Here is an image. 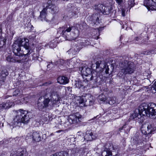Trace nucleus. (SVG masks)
Here are the masks:
<instances>
[{
  "label": "nucleus",
  "mask_w": 156,
  "mask_h": 156,
  "mask_svg": "<svg viewBox=\"0 0 156 156\" xmlns=\"http://www.w3.org/2000/svg\"><path fill=\"white\" fill-rule=\"evenodd\" d=\"M49 117L48 116V115L46 114L44 115L43 117V119H44V120H45L46 121H48L49 119Z\"/></svg>",
  "instance_id": "de8ad7c7"
},
{
  "label": "nucleus",
  "mask_w": 156,
  "mask_h": 156,
  "mask_svg": "<svg viewBox=\"0 0 156 156\" xmlns=\"http://www.w3.org/2000/svg\"><path fill=\"white\" fill-rule=\"evenodd\" d=\"M123 59L122 57H121L119 58L120 70L118 74V76L122 78H124L126 74L133 73L135 70L133 62Z\"/></svg>",
  "instance_id": "7ed1b4c3"
},
{
  "label": "nucleus",
  "mask_w": 156,
  "mask_h": 156,
  "mask_svg": "<svg viewBox=\"0 0 156 156\" xmlns=\"http://www.w3.org/2000/svg\"><path fill=\"white\" fill-rule=\"evenodd\" d=\"M81 116L79 112L70 115L68 119V121L70 123H78L80 122Z\"/></svg>",
  "instance_id": "9b49d317"
},
{
  "label": "nucleus",
  "mask_w": 156,
  "mask_h": 156,
  "mask_svg": "<svg viewBox=\"0 0 156 156\" xmlns=\"http://www.w3.org/2000/svg\"><path fill=\"white\" fill-rule=\"evenodd\" d=\"M84 140L88 141H91L94 139L96 137L93 135V133L90 131L87 132L86 135L84 137Z\"/></svg>",
  "instance_id": "aec40b11"
},
{
  "label": "nucleus",
  "mask_w": 156,
  "mask_h": 156,
  "mask_svg": "<svg viewBox=\"0 0 156 156\" xmlns=\"http://www.w3.org/2000/svg\"><path fill=\"white\" fill-rule=\"evenodd\" d=\"M156 129L155 128L152 127L150 122L147 121L142 125L141 130L142 133L144 134L149 135L152 133Z\"/></svg>",
  "instance_id": "6e6552de"
},
{
  "label": "nucleus",
  "mask_w": 156,
  "mask_h": 156,
  "mask_svg": "<svg viewBox=\"0 0 156 156\" xmlns=\"http://www.w3.org/2000/svg\"><path fill=\"white\" fill-rule=\"evenodd\" d=\"M155 51H156V48H155Z\"/></svg>",
  "instance_id": "774afa93"
},
{
  "label": "nucleus",
  "mask_w": 156,
  "mask_h": 156,
  "mask_svg": "<svg viewBox=\"0 0 156 156\" xmlns=\"http://www.w3.org/2000/svg\"><path fill=\"white\" fill-rule=\"evenodd\" d=\"M147 41L145 40H143L142 41L141 43H140L141 45H143L144 44H147Z\"/></svg>",
  "instance_id": "603ef678"
},
{
  "label": "nucleus",
  "mask_w": 156,
  "mask_h": 156,
  "mask_svg": "<svg viewBox=\"0 0 156 156\" xmlns=\"http://www.w3.org/2000/svg\"><path fill=\"white\" fill-rule=\"evenodd\" d=\"M103 28H98V32H99H99H100V29H102Z\"/></svg>",
  "instance_id": "13d9d810"
},
{
  "label": "nucleus",
  "mask_w": 156,
  "mask_h": 156,
  "mask_svg": "<svg viewBox=\"0 0 156 156\" xmlns=\"http://www.w3.org/2000/svg\"><path fill=\"white\" fill-rule=\"evenodd\" d=\"M134 0H129L128 1V4L129 7L131 8L133 7L135 4L134 2Z\"/></svg>",
  "instance_id": "ea45409f"
},
{
  "label": "nucleus",
  "mask_w": 156,
  "mask_h": 156,
  "mask_svg": "<svg viewBox=\"0 0 156 156\" xmlns=\"http://www.w3.org/2000/svg\"><path fill=\"white\" fill-rule=\"evenodd\" d=\"M98 98L99 100H98V101L100 103H104L105 104H109L111 105H112L115 103V101L112 100L113 98Z\"/></svg>",
  "instance_id": "a211bd4d"
},
{
  "label": "nucleus",
  "mask_w": 156,
  "mask_h": 156,
  "mask_svg": "<svg viewBox=\"0 0 156 156\" xmlns=\"http://www.w3.org/2000/svg\"><path fill=\"white\" fill-rule=\"evenodd\" d=\"M154 1V3H153L152 5H151L150 6H149V7H151V9L152 10H156V3Z\"/></svg>",
  "instance_id": "a18cd8bd"
},
{
  "label": "nucleus",
  "mask_w": 156,
  "mask_h": 156,
  "mask_svg": "<svg viewBox=\"0 0 156 156\" xmlns=\"http://www.w3.org/2000/svg\"><path fill=\"white\" fill-rule=\"evenodd\" d=\"M89 102L90 103V105L93 102L91 101H90Z\"/></svg>",
  "instance_id": "680f3d73"
},
{
  "label": "nucleus",
  "mask_w": 156,
  "mask_h": 156,
  "mask_svg": "<svg viewBox=\"0 0 156 156\" xmlns=\"http://www.w3.org/2000/svg\"><path fill=\"white\" fill-rule=\"evenodd\" d=\"M119 5H120L123 2V0H115Z\"/></svg>",
  "instance_id": "3c124183"
},
{
  "label": "nucleus",
  "mask_w": 156,
  "mask_h": 156,
  "mask_svg": "<svg viewBox=\"0 0 156 156\" xmlns=\"http://www.w3.org/2000/svg\"><path fill=\"white\" fill-rule=\"evenodd\" d=\"M86 94V95H84V94H83V95H82V98H83V97H87L88 98L89 97V98L91 97L90 95L89 94Z\"/></svg>",
  "instance_id": "864d4df0"
},
{
  "label": "nucleus",
  "mask_w": 156,
  "mask_h": 156,
  "mask_svg": "<svg viewBox=\"0 0 156 156\" xmlns=\"http://www.w3.org/2000/svg\"><path fill=\"white\" fill-rule=\"evenodd\" d=\"M135 39L137 41H139V40H141V39H140V38L139 37H136L135 38Z\"/></svg>",
  "instance_id": "6e6d98bb"
},
{
  "label": "nucleus",
  "mask_w": 156,
  "mask_h": 156,
  "mask_svg": "<svg viewBox=\"0 0 156 156\" xmlns=\"http://www.w3.org/2000/svg\"><path fill=\"white\" fill-rule=\"evenodd\" d=\"M35 37L36 36L34 35H33V36H30L29 37V38L31 41H33L34 40Z\"/></svg>",
  "instance_id": "09e8293b"
},
{
  "label": "nucleus",
  "mask_w": 156,
  "mask_h": 156,
  "mask_svg": "<svg viewBox=\"0 0 156 156\" xmlns=\"http://www.w3.org/2000/svg\"><path fill=\"white\" fill-rule=\"evenodd\" d=\"M84 67L81 66L79 68V70L81 71V75L83 77V75H85L86 73H85V70H83Z\"/></svg>",
  "instance_id": "c03bdc74"
},
{
  "label": "nucleus",
  "mask_w": 156,
  "mask_h": 156,
  "mask_svg": "<svg viewBox=\"0 0 156 156\" xmlns=\"http://www.w3.org/2000/svg\"><path fill=\"white\" fill-rule=\"evenodd\" d=\"M83 101H82V102H79V103H80L81 104V103H83Z\"/></svg>",
  "instance_id": "338daca9"
},
{
  "label": "nucleus",
  "mask_w": 156,
  "mask_h": 156,
  "mask_svg": "<svg viewBox=\"0 0 156 156\" xmlns=\"http://www.w3.org/2000/svg\"><path fill=\"white\" fill-rule=\"evenodd\" d=\"M76 138H74L73 136H71V137L69 138V139H70L71 141L74 142L76 140Z\"/></svg>",
  "instance_id": "8fccbe9b"
},
{
  "label": "nucleus",
  "mask_w": 156,
  "mask_h": 156,
  "mask_svg": "<svg viewBox=\"0 0 156 156\" xmlns=\"http://www.w3.org/2000/svg\"><path fill=\"white\" fill-rule=\"evenodd\" d=\"M139 111L143 113V115L150 117L156 115V105L151 103L148 104L143 103L139 106Z\"/></svg>",
  "instance_id": "20e7f679"
},
{
  "label": "nucleus",
  "mask_w": 156,
  "mask_h": 156,
  "mask_svg": "<svg viewBox=\"0 0 156 156\" xmlns=\"http://www.w3.org/2000/svg\"><path fill=\"white\" fill-rule=\"evenodd\" d=\"M32 136L33 140L37 142L41 141V139L44 138L42 134L39 132H33Z\"/></svg>",
  "instance_id": "ddd939ff"
},
{
  "label": "nucleus",
  "mask_w": 156,
  "mask_h": 156,
  "mask_svg": "<svg viewBox=\"0 0 156 156\" xmlns=\"http://www.w3.org/2000/svg\"><path fill=\"white\" fill-rule=\"evenodd\" d=\"M55 64L58 66L62 68L64 67H67V66H70L69 65V61L68 60L65 61L63 59H59L56 61Z\"/></svg>",
  "instance_id": "f3484780"
},
{
  "label": "nucleus",
  "mask_w": 156,
  "mask_h": 156,
  "mask_svg": "<svg viewBox=\"0 0 156 156\" xmlns=\"http://www.w3.org/2000/svg\"><path fill=\"white\" fill-rule=\"evenodd\" d=\"M0 74L1 78H3V79L8 74V73L7 72L6 70L5 69L2 70V71H1V72L0 73Z\"/></svg>",
  "instance_id": "e433bc0d"
},
{
  "label": "nucleus",
  "mask_w": 156,
  "mask_h": 156,
  "mask_svg": "<svg viewBox=\"0 0 156 156\" xmlns=\"http://www.w3.org/2000/svg\"><path fill=\"white\" fill-rule=\"evenodd\" d=\"M69 61V64L70 67L72 68V67H77L80 65V60L76 58H73L71 59Z\"/></svg>",
  "instance_id": "2eb2a0df"
},
{
  "label": "nucleus",
  "mask_w": 156,
  "mask_h": 156,
  "mask_svg": "<svg viewBox=\"0 0 156 156\" xmlns=\"http://www.w3.org/2000/svg\"><path fill=\"white\" fill-rule=\"evenodd\" d=\"M106 66V64L104 62L98 61L95 64L92 65V68L96 72L100 73L103 71Z\"/></svg>",
  "instance_id": "9d476101"
},
{
  "label": "nucleus",
  "mask_w": 156,
  "mask_h": 156,
  "mask_svg": "<svg viewBox=\"0 0 156 156\" xmlns=\"http://www.w3.org/2000/svg\"><path fill=\"white\" fill-rule=\"evenodd\" d=\"M49 96H50L51 98H53V97L59 98V95L58 92L54 90H51V94H46L44 96H43V97H48Z\"/></svg>",
  "instance_id": "bb28decb"
},
{
  "label": "nucleus",
  "mask_w": 156,
  "mask_h": 156,
  "mask_svg": "<svg viewBox=\"0 0 156 156\" xmlns=\"http://www.w3.org/2000/svg\"><path fill=\"white\" fill-rule=\"evenodd\" d=\"M143 54L144 55H150L152 54H156V52L155 49H153L147 51H144Z\"/></svg>",
  "instance_id": "f704fd0d"
},
{
  "label": "nucleus",
  "mask_w": 156,
  "mask_h": 156,
  "mask_svg": "<svg viewBox=\"0 0 156 156\" xmlns=\"http://www.w3.org/2000/svg\"><path fill=\"white\" fill-rule=\"evenodd\" d=\"M82 134V132H78L77 133V134L78 135L80 134Z\"/></svg>",
  "instance_id": "4d7b16f0"
},
{
  "label": "nucleus",
  "mask_w": 156,
  "mask_h": 156,
  "mask_svg": "<svg viewBox=\"0 0 156 156\" xmlns=\"http://www.w3.org/2000/svg\"><path fill=\"white\" fill-rule=\"evenodd\" d=\"M72 27H70L69 25L64 26L59 29L58 32V33L60 34L67 39L71 38L72 40H75L76 39V36H73V33H70Z\"/></svg>",
  "instance_id": "423d86ee"
},
{
  "label": "nucleus",
  "mask_w": 156,
  "mask_h": 156,
  "mask_svg": "<svg viewBox=\"0 0 156 156\" xmlns=\"http://www.w3.org/2000/svg\"><path fill=\"white\" fill-rule=\"evenodd\" d=\"M98 15L95 14L93 15L92 17L93 19V22L94 24L97 25L99 23V20L98 17Z\"/></svg>",
  "instance_id": "2f4dec72"
},
{
  "label": "nucleus",
  "mask_w": 156,
  "mask_h": 156,
  "mask_svg": "<svg viewBox=\"0 0 156 156\" xmlns=\"http://www.w3.org/2000/svg\"><path fill=\"white\" fill-rule=\"evenodd\" d=\"M40 12V18L42 21H47L46 19V16L47 15L46 12L47 8L45 7Z\"/></svg>",
  "instance_id": "5701e85b"
},
{
  "label": "nucleus",
  "mask_w": 156,
  "mask_h": 156,
  "mask_svg": "<svg viewBox=\"0 0 156 156\" xmlns=\"http://www.w3.org/2000/svg\"><path fill=\"white\" fill-rule=\"evenodd\" d=\"M29 50H31L32 52L30 54H31V55L33 56V58L32 59L33 60H35L38 59V56H37L36 55H35L34 52H33V51L32 50L30 49V48H29Z\"/></svg>",
  "instance_id": "37998d69"
},
{
  "label": "nucleus",
  "mask_w": 156,
  "mask_h": 156,
  "mask_svg": "<svg viewBox=\"0 0 156 156\" xmlns=\"http://www.w3.org/2000/svg\"><path fill=\"white\" fill-rule=\"evenodd\" d=\"M51 156H69V154L67 151H62L57 153Z\"/></svg>",
  "instance_id": "7c9ffc66"
},
{
  "label": "nucleus",
  "mask_w": 156,
  "mask_h": 156,
  "mask_svg": "<svg viewBox=\"0 0 156 156\" xmlns=\"http://www.w3.org/2000/svg\"><path fill=\"white\" fill-rule=\"evenodd\" d=\"M138 113L134 112L130 116V119H134L136 118V120H138L140 122H142L144 119V117L146 116V115H143V113L139 111V107L138 108Z\"/></svg>",
  "instance_id": "f8f14e48"
},
{
  "label": "nucleus",
  "mask_w": 156,
  "mask_h": 156,
  "mask_svg": "<svg viewBox=\"0 0 156 156\" xmlns=\"http://www.w3.org/2000/svg\"><path fill=\"white\" fill-rule=\"evenodd\" d=\"M2 30L0 29V49L2 48L5 45L6 39L2 37Z\"/></svg>",
  "instance_id": "cd10ccee"
},
{
  "label": "nucleus",
  "mask_w": 156,
  "mask_h": 156,
  "mask_svg": "<svg viewBox=\"0 0 156 156\" xmlns=\"http://www.w3.org/2000/svg\"><path fill=\"white\" fill-rule=\"evenodd\" d=\"M12 102H9L8 103H3L0 105V109L2 108L6 109L10 108L12 105Z\"/></svg>",
  "instance_id": "c85d7f7f"
},
{
  "label": "nucleus",
  "mask_w": 156,
  "mask_h": 156,
  "mask_svg": "<svg viewBox=\"0 0 156 156\" xmlns=\"http://www.w3.org/2000/svg\"><path fill=\"white\" fill-rule=\"evenodd\" d=\"M126 10L124 9H121V13L122 16H125L126 15Z\"/></svg>",
  "instance_id": "49530a36"
},
{
  "label": "nucleus",
  "mask_w": 156,
  "mask_h": 156,
  "mask_svg": "<svg viewBox=\"0 0 156 156\" xmlns=\"http://www.w3.org/2000/svg\"><path fill=\"white\" fill-rule=\"evenodd\" d=\"M79 51L77 48H74V49H70L68 51V52H72L73 54H75L77 52Z\"/></svg>",
  "instance_id": "a19ab883"
},
{
  "label": "nucleus",
  "mask_w": 156,
  "mask_h": 156,
  "mask_svg": "<svg viewBox=\"0 0 156 156\" xmlns=\"http://www.w3.org/2000/svg\"><path fill=\"white\" fill-rule=\"evenodd\" d=\"M6 60L9 62L20 63L21 62V58L18 57L16 56L13 57L11 55H9L6 56Z\"/></svg>",
  "instance_id": "4468645a"
},
{
  "label": "nucleus",
  "mask_w": 156,
  "mask_h": 156,
  "mask_svg": "<svg viewBox=\"0 0 156 156\" xmlns=\"http://www.w3.org/2000/svg\"><path fill=\"white\" fill-rule=\"evenodd\" d=\"M88 82L84 79L83 80L76 81L75 82L74 85L75 86V87L80 88L87 85L88 84Z\"/></svg>",
  "instance_id": "dca6fc26"
},
{
  "label": "nucleus",
  "mask_w": 156,
  "mask_h": 156,
  "mask_svg": "<svg viewBox=\"0 0 156 156\" xmlns=\"http://www.w3.org/2000/svg\"><path fill=\"white\" fill-rule=\"evenodd\" d=\"M94 9L101 11L102 13L105 15L109 14L112 12V7L111 5L105 6L102 4H98L95 5Z\"/></svg>",
  "instance_id": "1a4fd4ad"
},
{
  "label": "nucleus",
  "mask_w": 156,
  "mask_h": 156,
  "mask_svg": "<svg viewBox=\"0 0 156 156\" xmlns=\"http://www.w3.org/2000/svg\"><path fill=\"white\" fill-rule=\"evenodd\" d=\"M100 117V116L97 115L96 116L94 117L92 119V120H94L95 119L97 118H99Z\"/></svg>",
  "instance_id": "5fc2aeb1"
},
{
  "label": "nucleus",
  "mask_w": 156,
  "mask_h": 156,
  "mask_svg": "<svg viewBox=\"0 0 156 156\" xmlns=\"http://www.w3.org/2000/svg\"><path fill=\"white\" fill-rule=\"evenodd\" d=\"M29 40L26 38H20L18 43H14L12 45V51L16 56L21 58L23 55L29 56L32 52L29 50Z\"/></svg>",
  "instance_id": "f257e3e1"
},
{
  "label": "nucleus",
  "mask_w": 156,
  "mask_h": 156,
  "mask_svg": "<svg viewBox=\"0 0 156 156\" xmlns=\"http://www.w3.org/2000/svg\"><path fill=\"white\" fill-rule=\"evenodd\" d=\"M3 143V141H2L0 142V144H2Z\"/></svg>",
  "instance_id": "69168bd1"
},
{
  "label": "nucleus",
  "mask_w": 156,
  "mask_h": 156,
  "mask_svg": "<svg viewBox=\"0 0 156 156\" xmlns=\"http://www.w3.org/2000/svg\"><path fill=\"white\" fill-rule=\"evenodd\" d=\"M16 114L10 125L13 127L20 126L22 123L27 124L29 122L30 118L29 113L26 110L20 109L16 111Z\"/></svg>",
  "instance_id": "f03ea898"
},
{
  "label": "nucleus",
  "mask_w": 156,
  "mask_h": 156,
  "mask_svg": "<svg viewBox=\"0 0 156 156\" xmlns=\"http://www.w3.org/2000/svg\"><path fill=\"white\" fill-rule=\"evenodd\" d=\"M76 27L81 30H85L87 29V26L86 23L84 21H81L80 23L76 24Z\"/></svg>",
  "instance_id": "393cba45"
},
{
  "label": "nucleus",
  "mask_w": 156,
  "mask_h": 156,
  "mask_svg": "<svg viewBox=\"0 0 156 156\" xmlns=\"http://www.w3.org/2000/svg\"><path fill=\"white\" fill-rule=\"evenodd\" d=\"M151 92L153 93H156V81L154 83V85L151 89Z\"/></svg>",
  "instance_id": "79ce46f5"
},
{
  "label": "nucleus",
  "mask_w": 156,
  "mask_h": 156,
  "mask_svg": "<svg viewBox=\"0 0 156 156\" xmlns=\"http://www.w3.org/2000/svg\"><path fill=\"white\" fill-rule=\"evenodd\" d=\"M102 154L105 155V156H109L112 155V153L110 151L107 149L106 150L102 152Z\"/></svg>",
  "instance_id": "4c0bfd02"
},
{
  "label": "nucleus",
  "mask_w": 156,
  "mask_h": 156,
  "mask_svg": "<svg viewBox=\"0 0 156 156\" xmlns=\"http://www.w3.org/2000/svg\"><path fill=\"white\" fill-rule=\"evenodd\" d=\"M57 81L58 83L61 84H64L68 83L69 79L64 76H60L57 78Z\"/></svg>",
  "instance_id": "4be33fe9"
},
{
  "label": "nucleus",
  "mask_w": 156,
  "mask_h": 156,
  "mask_svg": "<svg viewBox=\"0 0 156 156\" xmlns=\"http://www.w3.org/2000/svg\"><path fill=\"white\" fill-rule=\"evenodd\" d=\"M20 94V90L18 89H16L15 91L13 92V97H18L19 96Z\"/></svg>",
  "instance_id": "58836bf2"
},
{
  "label": "nucleus",
  "mask_w": 156,
  "mask_h": 156,
  "mask_svg": "<svg viewBox=\"0 0 156 156\" xmlns=\"http://www.w3.org/2000/svg\"><path fill=\"white\" fill-rule=\"evenodd\" d=\"M80 154L83 155H87L88 153L89 150L87 148H81L80 149Z\"/></svg>",
  "instance_id": "72a5a7b5"
},
{
  "label": "nucleus",
  "mask_w": 156,
  "mask_h": 156,
  "mask_svg": "<svg viewBox=\"0 0 156 156\" xmlns=\"http://www.w3.org/2000/svg\"><path fill=\"white\" fill-rule=\"evenodd\" d=\"M70 153L71 156H80V149L77 147L73 148L70 150Z\"/></svg>",
  "instance_id": "b1692460"
},
{
  "label": "nucleus",
  "mask_w": 156,
  "mask_h": 156,
  "mask_svg": "<svg viewBox=\"0 0 156 156\" xmlns=\"http://www.w3.org/2000/svg\"><path fill=\"white\" fill-rule=\"evenodd\" d=\"M43 7H45L47 9H51V13L54 14L57 12L58 8L55 5L48 3H45L43 4Z\"/></svg>",
  "instance_id": "6ab92c4d"
},
{
  "label": "nucleus",
  "mask_w": 156,
  "mask_h": 156,
  "mask_svg": "<svg viewBox=\"0 0 156 156\" xmlns=\"http://www.w3.org/2000/svg\"><path fill=\"white\" fill-rule=\"evenodd\" d=\"M47 67L48 68H49L50 67V65L48 64L47 66Z\"/></svg>",
  "instance_id": "052dcab7"
},
{
  "label": "nucleus",
  "mask_w": 156,
  "mask_h": 156,
  "mask_svg": "<svg viewBox=\"0 0 156 156\" xmlns=\"http://www.w3.org/2000/svg\"><path fill=\"white\" fill-rule=\"evenodd\" d=\"M57 42L54 40L49 42V44L45 45V47H48L50 48H53L57 46Z\"/></svg>",
  "instance_id": "473e14b6"
},
{
  "label": "nucleus",
  "mask_w": 156,
  "mask_h": 156,
  "mask_svg": "<svg viewBox=\"0 0 156 156\" xmlns=\"http://www.w3.org/2000/svg\"><path fill=\"white\" fill-rule=\"evenodd\" d=\"M27 152L26 150L22 149H19L17 152L15 153H11L10 156H26Z\"/></svg>",
  "instance_id": "412c9836"
},
{
  "label": "nucleus",
  "mask_w": 156,
  "mask_h": 156,
  "mask_svg": "<svg viewBox=\"0 0 156 156\" xmlns=\"http://www.w3.org/2000/svg\"><path fill=\"white\" fill-rule=\"evenodd\" d=\"M99 38V37L98 36L97 37V38H96V39H98Z\"/></svg>",
  "instance_id": "0e129e2a"
},
{
  "label": "nucleus",
  "mask_w": 156,
  "mask_h": 156,
  "mask_svg": "<svg viewBox=\"0 0 156 156\" xmlns=\"http://www.w3.org/2000/svg\"><path fill=\"white\" fill-rule=\"evenodd\" d=\"M85 70L86 73L85 75L83 76V79L86 80L87 81H89L90 80H92L94 78V80L95 83L99 84V82L101 80V78L97 76L94 77L92 75L91 69L90 68L88 67L87 66L84 67L83 70Z\"/></svg>",
  "instance_id": "0eeeda50"
},
{
  "label": "nucleus",
  "mask_w": 156,
  "mask_h": 156,
  "mask_svg": "<svg viewBox=\"0 0 156 156\" xmlns=\"http://www.w3.org/2000/svg\"><path fill=\"white\" fill-rule=\"evenodd\" d=\"M29 101V98H21L17 100L16 101V104L21 105L24 104H27Z\"/></svg>",
  "instance_id": "a878e982"
},
{
  "label": "nucleus",
  "mask_w": 156,
  "mask_h": 156,
  "mask_svg": "<svg viewBox=\"0 0 156 156\" xmlns=\"http://www.w3.org/2000/svg\"><path fill=\"white\" fill-rule=\"evenodd\" d=\"M40 98L38 100L37 104V107L40 111H44L46 108L49 106H54L55 105H57L59 102V98H55V100L54 98L53 99L51 98H44V100L41 102L40 101Z\"/></svg>",
  "instance_id": "39448f33"
},
{
  "label": "nucleus",
  "mask_w": 156,
  "mask_h": 156,
  "mask_svg": "<svg viewBox=\"0 0 156 156\" xmlns=\"http://www.w3.org/2000/svg\"><path fill=\"white\" fill-rule=\"evenodd\" d=\"M155 0H144V5L146 7L149 8L153 3H154Z\"/></svg>",
  "instance_id": "c756f323"
},
{
  "label": "nucleus",
  "mask_w": 156,
  "mask_h": 156,
  "mask_svg": "<svg viewBox=\"0 0 156 156\" xmlns=\"http://www.w3.org/2000/svg\"><path fill=\"white\" fill-rule=\"evenodd\" d=\"M105 72H106V73H107V74L108 73V70H107L106 69V71H105Z\"/></svg>",
  "instance_id": "bf43d9fd"
},
{
  "label": "nucleus",
  "mask_w": 156,
  "mask_h": 156,
  "mask_svg": "<svg viewBox=\"0 0 156 156\" xmlns=\"http://www.w3.org/2000/svg\"><path fill=\"white\" fill-rule=\"evenodd\" d=\"M124 22L126 24L127 23V21Z\"/></svg>",
  "instance_id": "e2e57ef3"
},
{
  "label": "nucleus",
  "mask_w": 156,
  "mask_h": 156,
  "mask_svg": "<svg viewBox=\"0 0 156 156\" xmlns=\"http://www.w3.org/2000/svg\"><path fill=\"white\" fill-rule=\"evenodd\" d=\"M119 129L120 131H121L122 129H124L125 132L127 133H128L129 132L130 128L128 126H127L126 125H123L122 127L120 128Z\"/></svg>",
  "instance_id": "c9c22d12"
}]
</instances>
